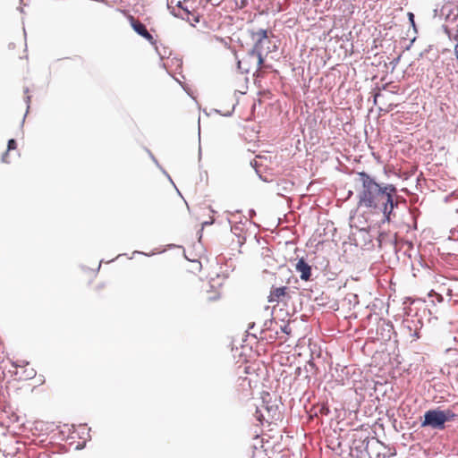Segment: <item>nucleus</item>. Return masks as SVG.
I'll use <instances>...</instances> for the list:
<instances>
[{
	"mask_svg": "<svg viewBox=\"0 0 458 458\" xmlns=\"http://www.w3.org/2000/svg\"><path fill=\"white\" fill-rule=\"evenodd\" d=\"M357 182L361 187L358 190V205L370 210H377L384 213V198L381 185L365 172L358 173Z\"/></svg>",
	"mask_w": 458,
	"mask_h": 458,
	"instance_id": "obj_1",
	"label": "nucleus"
},
{
	"mask_svg": "<svg viewBox=\"0 0 458 458\" xmlns=\"http://www.w3.org/2000/svg\"><path fill=\"white\" fill-rule=\"evenodd\" d=\"M454 417L451 411H440L438 409L429 410L424 414V420L421 427H431L432 428L443 429L445 423Z\"/></svg>",
	"mask_w": 458,
	"mask_h": 458,
	"instance_id": "obj_2",
	"label": "nucleus"
},
{
	"mask_svg": "<svg viewBox=\"0 0 458 458\" xmlns=\"http://www.w3.org/2000/svg\"><path fill=\"white\" fill-rule=\"evenodd\" d=\"M252 38L255 40V49L258 51V54L257 55L251 54L250 58H257L258 70H260L264 61L260 51L263 48L264 42H269L267 30L260 29L256 32H253Z\"/></svg>",
	"mask_w": 458,
	"mask_h": 458,
	"instance_id": "obj_3",
	"label": "nucleus"
},
{
	"mask_svg": "<svg viewBox=\"0 0 458 458\" xmlns=\"http://www.w3.org/2000/svg\"><path fill=\"white\" fill-rule=\"evenodd\" d=\"M381 190L385 195L384 215L389 220V216L391 215L394 206H396V203L394 202V195L396 193V188L393 184H386V186H381Z\"/></svg>",
	"mask_w": 458,
	"mask_h": 458,
	"instance_id": "obj_4",
	"label": "nucleus"
},
{
	"mask_svg": "<svg viewBox=\"0 0 458 458\" xmlns=\"http://www.w3.org/2000/svg\"><path fill=\"white\" fill-rule=\"evenodd\" d=\"M291 292L289 287H272L267 296V301L270 303H287L291 300Z\"/></svg>",
	"mask_w": 458,
	"mask_h": 458,
	"instance_id": "obj_5",
	"label": "nucleus"
},
{
	"mask_svg": "<svg viewBox=\"0 0 458 458\" xmlns=\"http://www.w3.org/2000/svg\"><path fill=\"white\" fill-rule=\"evenodd\" d=\"M130 24L131 28L134 30L136 33L148 40L152 46L157 45V40L148 31L146 26L141 23L139 20L135 19L132 15L128 17Z\"/></svg>",
	"mask_w": 458,
	"mask_h": 458,
	"instance_id": "obj_6",
	"label": "nucleus"
},
{
	"mask_svg": "<svg viewBox=\"0 0 458 458\" xmlns=\"http://www.w3.org/2000/svg\"><path fill=\"white\" fill-rule=\"evenodd\" d=\"M222 297V293L219 288H216L213 285L208 284L205 289L202 299L206 303H214L218 301Z\"/></svg>",
	"mask_w": 458,
	"mask_h": 458,
	"instance_id": "obj_7",
	"label": "nucleus"
},
{
	"mask_svg": "<svg viewBox=\"0 0 458 458\" xmlns=\"http://www.w3.org/2000/svg\"><path fill=\"white\" fill-rule=\"evenodd\" d=\"M295 270L300 273V277L303 281H309L311 276V267L304 260L300 259L295 264Z\"/></svg>",
	"mask_w": 458,
	"mask_h": 458,
	"instance_id": "obj_8",
	"label": "nucleus"
},
{
	"mask_svg": "<svg viewBox=\"0 0 458 458\" xmlns=\"http://www.w3.org/2000/svg\"><path fill=\"white\" fill-rule=\"evenodd\" d=\"M266 410L267 411V418H265L264 415L261 413V411L257 410V418L261 422L263 420H266L267 422L270 423L269 420H277L279 417V411L277 406H266Z\"/></svg>",
	"mask_w": 458,
	"mask_h": 458,
	"instance_id": "obj_9",
	"label": "nucleus"
},
{
	"mask_svg": "<svg viewBox=\"0 0 458 458\" xmlns=\"http://www.w3.org/2000/svg\"><path fill=\"white\" fill-rule=\"evenodd\" d=\"M16 148H17V143H16L15 140H13V139L9 140L8 145H7V150L5 151V153L2 157V161L4 163H8L9 162V160L7 159L8 152L10 150L16 149Z\"/></svg>",
	"mask_w": 458,
	"mask_h": 458,
	"instance_id": "obj_10",
	"label": "nucleus"
},
{
	"mask_svg": "<svg viewBox=\"0 0 458 458\" xmlns=\"http://www.w3.org/2000/svg\"><path fill=\"white\" fill-rule=\"evenodd\" d=\"M191 15V17L189 15L186 17L182 16V18L187 20L189 22H191V25H194V23H198L199 21V19L197 15L192 14V13Z\"/></svg>",
	"mask_w": 458,
	"mask_h": 458,
	"instance_id": "obj_11",
	"label": "nucleus"
},
{
	"mask_svg": "<svg viewBox=\"0 0 458 458\" xmlns=\"http://www.w3.org/2000/svg\"><path fill=\"white\" fill-rule=\"evenodd\" d=\"M25 373H26V376L24 377L25 379L32 378L36 375V371L32 368L25 369Z\"/></svg>",
	"mask_w": 458,
	"mask_h": 458,
	"instance_id": "obj_12",
	"label": "nucleus"
},
{
	"mask_svg": "<svg viewBox=\"0 0 458 458\" xmlns=\"http://www.w3.org/2000/svg\"><path fill=\"white\" fill-rule=\"evenodd\" d=\"M246 62L245 59H242V60H240L238 61V68L245 72H250V68L249 67H246V66H243V64Z\"/></svg>",
	"mask_w": 458,
	"mask_h": 458,
	"instance_id": "obj_13",
	"label": "nucleus"
},
{
	"mask_svg": "<svg viewBox=\"0 0 458 458\" xmlns=\"http://www.w3.org/2000/svg\"><path fill=\"white\" fill-rule=\"evenodd\" d=\"M178 7L182 9V11L185 13L186 16H189L191 14L190 10L187 7H183L181 3L178 4Z\"/></svg>",
	"mask_w": 458,
	"mask_h": 458,
	"instance_id": "obj_14",
	"label": "nucleus"
},
{
	"mask_svg": "<svg viewBox=\"0 0 458 458\" xmlns=\"http://www.w3.org/2000/svg\"><path fill=\"white\" fill-rule=\"evenodd\" d=\"M282 330H283V332H284L287 335H289L291 333V328L288 325L284 326V327H282Z\"/></svg>",
	"mask_w": 458,
	"mask_h": 458,
	"instance_id": "obj_15",
	"label": "nucleus"
},
{
	"mask_svg": "<svg viewBox=\"0 0 458 458\" xmlns=\"http://www.w3.org/2000/svg\"><path fill=\"white\" fill-rule=\"evenodd\" d=\"M454 52L458 60V43L454 46Z\"/></svg>",
	"mask_w": 458,
	"mask_h": 458,
	"instance_id": "obj_16",
	"label": "nucleus"
},
{
	"mask_svg": "<svg viewBox=\"0 0 458 458\" xmlns=\"http://www.w3.org/2000/svg\"><path fill=\"white\" fill-rule=\"evenodd\" d=\"M413 17H414L413 13H409V19H410L412 22H413Z\"/></svg>",
	"mask_w": 458,
	"mask_h": 458,
	"instance_id": "obj_17",
	"label": "nucleus"
},
{
	"mask_svg": "<svg viewBox=\"0 0 458 458\" xmlns=\"http://www.w3.org/2000/svg\"><path fill=\"white\" fill-rule=\"evenodd\" d=\"M13 365L14 367H16V368H18V367H22L21 365H18V364H16V363H14V362L13 363Z\"/></svg>",
	"mask_w": 458,
	"mask_h": 458,
	"instance_id": "obj_18",
	"label": "nucleus"
}]
</instances>
